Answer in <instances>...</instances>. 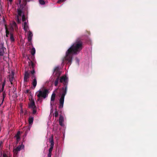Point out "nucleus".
<instances>
[{
    "label": "nucleus",
    "mask_w": 157,
    "mask_h": 157,
    "mask_svg": "<svg viewBox=\"0 0 157 157\" xmlns=\"http://www.w3.org/2000/svg\"><path fill=\"white\" fill-rule=\"evenodd\" d=\"M10 40L12 42L14 41L15 40L13 37V34L12 33H10Z\"/></svg>",
    "instance_id": "5701e85b"
},
{
    "label": "nucleus",
    "mask_w": 157,
    "mask_h": 157,
    "mask_svg": "<svg viewBox=\"0 0 157 157\" xmlns=\"http://www.w3.org/2000/svg\"><path fill=\"white\" fill-rule=\"evenodd\" d=\"M59 67H56L54 70V73H55V76L57 78H59L61 74V72L59 70Z\"/></svg>",
    "instance_id": "6e6552de"
},
{
    "label": "nucleus",
    "mask_w": 157,
    "mask_h": 157,
    "mask_svg": "<svg viewBox=\"0 0 157 157\" xmlns=\"http://www.w3.org/2000/svg\"><path fill=\"white\" fill-rule=\"evenodd\" d=\"M5 82H4L2 84V89H4V86H5Z\"/></svg>",
    "instance_id": "72a5a7b5"
},
{
    "label": "nucleus",
    "mask_w": 157,
    "mask_h": 157,
    "mask_svg": "<svg viewBox=\"0 0 157 157\" xmlns=\"http://www.w3.org/2000/svg\"><path fill=\"white\" fill-rule=\"evenodd\" d=\"M33 36V34L32 33L29 31V34L28 35V40L29 42H31L32 39V37Z\"/></svg>",
    "instance_id": "2eb2a0df"
},
{
    "label": "nucleus",
    "mask_w": 157,
    "mask_h": 157,
    "mask_svg": "<svg viewBox=\"0 0 157 157\" xmlns=\"http://www.w3.org/2000/svg\"><path fill=\"white\" fill-rule=\"evenodd\" d=\"M6 36L7 37L8 36V35L9 34V32L8 31L7 28L6 27Z\"/></svg>",
    "instance_id": "a878e982"
},
{
    "label": "nucleus",
    "mask_w": 157,
    "mask_h": 157,
    "mask_svg": "<svg viewBox=\"0 0 157 157\" xmlns=\"http://www.w3.org/2000/svg\"><path fill=\"white\" fill-rule=\"evenodd\" d=\"M32 84L34 88H35L37 84V81L36 78H34L33 79Z\"/></svg>",
    "instance_id": "a211bd4d"
},
{
    "label": "nucleus",
    "mask_w": 157,
    "mask_h": 157,
    "mask_svg": "<svg viewBox=\"0 0 157 157\" xmlns=\"http://www.w3.org/2000/svg\"><path fill=\"white\" fill-rule=\"evenodd\" d=\"M13 78H14V75H13L10 76V77H9V81L10 82V83L12 84V82H13Z\"/></svg>",
    "instance_id": "4be33fe9"
},
{
    "label": "nucleus",
    "mask_w": 157,
    "mask_h": 157,
    "mask_svg": "<svg viewBox=\"0 0 157 157\" xmlns=\"http://www.w3.org/2000/svg\"><path fill=\"white\" fill-rule=\"evenodd\" d=\"M3 143L2 141H0V150H1L2 147Z\"/></svg>",
    "instance_id": "2f4dec72"
},
{
    "label": "nucleus",
    "mask_w": 157,
    "mask_h": 157,
    "mask_svg": "<svg viewBox=\"0 0 157 157\" xmlns=\"http://www.w3.org/2000/svg\"><path fill=\"white\" fill-rule=\"evenodd\" d=\"M10 2V3H11L12 1H13V0H8Z\"/></svg>",
    "instance_id": "ea45409f"
},
{
    "label": "nucleus",
    "mask_w": 157,
    "mask_h": 157,
    "mask_svg": "<svg viewBox=\"0 0 157 157\" xmlns=\"http://www.w3.org/2000/svg\"><path fill=\"white\" fill-rule=\"evenodd\" d=\"M17 15L16 16V19L18 23H20L21 22V19L19 18V17H21L23 13L22 11L20 8L17 9Z\"/></svg>",
    "instance_id": "423d86ee"
},
{
    "label": "nucleus",
    "mask_w": 157,
    "mask_h": 157,
    "mask_svg": "<svg viewBox=\"0 0 157 157\" xmlns=\"http://www.w3.org/2000/svg\"><path fill=\"white\" fill-rule=\"evenodd\" d=\"M5 50H6V48L4 47L3 44H2L0 46V56H2L4 55L5 53Z\"/></svg>",
    "instance_id": "9d476101"
},
{
    "label": "nucleus",
    "mask_w": 157,
    "mask_h": 157,
    "mask_svg": "<svg viewBox=\"0 0 157 157\" xmlns=\"http://www.w3.org/2000/svg\"><path fill=\"white\" fill-rule=\"evenodd\" d=\"M56 98V94L55 93H53L51 97V105H52V104L53 103V101H54Z\"/></svg>",
    "instance_id": "4468645a"
},
{
    "label": "nucleus",
    "mask_w": 157,
    "mask_h": 157,
    "mask_svg": "<svg viewBox=\"0 0 157 157\" xmlns=\"http://www.w3.org/2000/svg\"><path fill=\"white\" fill-rule=\"evenodd\" d=\"M31 127V125H30L29 126V127H26V132H28V131H29L30 130V127Z\"/></svg>",
    "instance_id": "c756f323"
},
{
    "label": "nucleus",
    "mask_w": 157,
    "mask_h": 157,
    "mask_svg": "<svg viewBox=\"0 0 157 157\" xmlns=\"http://www.w3.org/2000/svg\"><path fill=\"white\" fill-rule=\"evenodd\" d=\"M36 50L34 48H33L30 50V52L31 54L33 56L35 54Z\"/></svg>",
    "instance_id": "412c9836"
},
{
    "label": "nucleus",
    "mask_w": 157,
    "mask_h": 157,
    "mask_svg": "<svg viewBox=\"0 0 157 157\" xmlns=\"http://www.w3.org/2000/svg\"><path fill=\"white\" fill-rule=\"evenodd\" d=\"M3 90H4V89H2V88H1V89L0 90V93L1 92H3Z\"/></svg>",
    "instance_id": "58836bf2"
},
{
    "label": "nucleus",
    "mask_w": 157,
    "mask_h": 157,
    "mask_svg": "<svg viewBox=\"0 0 157 157\" xmlns=\"http://www.w3.org/2000/svg\"><path fill=\"white\" fill-rule=\"evenodd\" d=\"M76 60H77V61H78V62H79V60H78V58H76Z\"/></svg>",
    "instance_id": "79ce46f5"
},
{
    "label": "nucleus",
    "mask_w": 157,
    "mask_h": 157,
    "mask_svg": "<svg viewBox=\"0 0 157 157\" xmlns=\"http://www.w3.org/2000/svg\"><path fill=\"white\" fill-rule=\"evenodd\" d=\"M11 26L13 28V29L14 28L15 30H16L17 29H18L16 23L14 21H13L12 22Z\"/></svg>",
    "instance_id": "dca6fc26"
},
{
    "label": "nucleus",
    "mask_w": 157,
    "mask_h": 157,
    "mask_svg": "<svg viewBox=\"0 0 157 157\" xmlns=\"http://www.w3.org/2000/svg\"><path fill=\"white\" fill-rule=\"evenodd\" d=\"M24 147V145L23 144H21L18 146L17 147L15 148H14L13 150V152L15 155H16L17 154L18 152L20 151L21 149H23Z\"/></svg>",
    "instance_id": "1a4fd4ad"
},
{
    "label": "nucleus",
    "mask_w": 157,
    "mask_h": 157,
    "mask_svg": "<svg viewBox=\"0 0 157 157\" xmlns=\"http://www.w3.org/2000/svg\"><path fill=\"white\" fill-rule=\"evenodd\" d=\"M20 131H18L17 132V134L15 136V137L16 138V139L17 140L16 144H17L20 140Z\"/></svg>",
    "instance_id": "f8f14e48"
},
{
    "label": "nucleus",
    "mask_w": 157,
    "mask_h": 157,
    "mask_svg": "<svg viewBox=\"0 0 157 157\" xmlns=\"http://www.w3.org/2000/svg\"><path fill=\"white\" fill-rule=\"evenodd\" d=\"M29 108L32 109L33 114H35L36 112V108L33 100H32L30 101V102L29 104Z\"/></svg>",
    "instance_id": "20e7f679"
},
{
    "label": "nucleus",
    "mask_w": 157,
    "mask_h": 157,
    "mask_svg": "<svg viewBox=\"0 0 157 157\" xmlns=\"http://www.w3.org/2000/svg\"><path fill=\"white\" fill-rule=\"evenodd\" d=\"M36 78L35 75L34 74L33 75L32 78Z\"/></svg>",
    "instance_id": "4c0bfd02"
},
{
    "label": "nucleus",
    "mask_w": 157,
    "mask_h": 157,
    "mask_svg": "<svg viewBox=\"0 0 157 157\" xmlns=\"http://www.w3.org/2000/svg\"><path fill=\"white\" fill-rule=\"evenodd\" d=\"M29 90H26L25 93H29Z\"/></svg>",
    "instance_id": "e433bc0d"
},
{
    "label": "nucleus",
    "mask_w": 157,
    "mask_h": 157,
    "mask_svg": "<svg viewBox=\"0 0 157 157\" xmlns=\"http://www.w3.org/2000/svg\"><path fill=\"white\" fill-rule=\"evenodd\" d=\"M83 48L82 40L80 38H78L66 52L64 59L67 62V64L69 65H71L73 55L78 54Z\"/></svg>",
    "instance_id": "f257e3e1"
},
{
    "label": "nucleus",
    "mask_w": 157,
    "mask_h": 157,
    "mask_svg": "<svg viewBox=\"0 0 157 157\" xmlns=\"http://www.w3.org/2000/svg\"><path fill=\"white\" fill-rule=\"evenodd\" d=\"M24 26V29L25 31H27V29L28 28V26L27 25V23L26 22H25L23 24Z\"/></svg>",
    "instance_id": "f3484780"
},
{
    "label": "nucleus",
    "mask_w": 157,
    "mask_h": 157,
    "mask_svg": "<svg viewBox=\"0 0 157 157\" xmlns=\"http://www.w3.org/2000/svg\"><path fill=\"white\" fill-rule=\"evenodd\" d=\"M67 90V86H64L62 88V94L59 100V109L62 108L63 107L64 99L65 95H66Z\"/></svg>",
    "instance_id": "7ed1b4c3"
},
{
    "label": "nucleus",
    "mask_w": 157,
    "mask_h": 157,
    "mask_svg": "<svg viewBox=\"0 0 157 157\" xmlns=\"http://www.w3.org/2000/svg\"><path fill=\"white\" fill-rule=\"evenodd\" d=\"M55 116V117H56L58 116L59 113L58 111L56 110L54 113Z\"/></svg>",
    "instance_id": "bb28decb"
},
{
    "label": "nucleus",
    "mask_w": 157,
    "mask_h": 157,
    "mask_svg": "<svg viewBox=\"0 0 157 157\" xmlns=\"http://www.w3.org/2000/svg\"><path fill=\"white\" fill-rule=\"evenodd\" d=\"M33 120V117H30L29 119V123L30 125H31L32 124Z\"/></svg>",
    "instance_id": "aec40b11"
},
{
    "label": "nucleus",
    "mask_w": 157,
    "mask_h": 157,
    "mask_svg": "<svg viewBox=\"0 0 157 157\" xmlns=\"http://www.w3.org/2000/svg\"><path fill=\"white\" fill-rule=\"evenodd\" d=\"M6 93L5 92V91H3V93H2V102L1 103V104H0V106L2 104V103H3L4 101L5 98L6 97Z\"/></svg>",
    "instance_id": "6ab92c4d"
},
{
    "label": "nucleus",
    "mask_w": 157,
    "mask_h": 157,
    "mask_svg": "<svg viewBox=\"0 0 157 157\" xmlns=\"http://www.w3.org/2000/svg\"><path fill=\"white\" fill-rule=\"evenodd\" d=\"M64 120V119L63 117L60 115L59 117V125L61 126H63L64 125V124H63Z\"/></svg>",
    "instance_id": "ddd939ff"
},
{
    "label": "nucleus",
    "mask_w": 157,
    "mask_h": 157,
    "mask_svg": "<svg viewBox=\"0 0 157 157\" xmlns=\"http://www.w3.org/2000/svg\"><path fill=\"white\" fill-rule=\"evenodd\" d=\"M22 21H25L26 20V18L25 15L23 14L22 16Z\"/></svg>",
    "instance_id": "cd10ccee"
},
{
    "label": "nucleus",
    "mask_w": 157,
    "mask_h": 157,
    "mask_svg": "<svg viewBox=\"0 0 157 157\" xmlns=\"http://www.w3.org/2000/svg\"><path fill=\"white\" fill-rule=\"evenodd\" d=\"M59 80V78H57L56 79L54 83V85L55 86H56L57 85Z\"/></svg>",
    "instance_id": "393cba45"
},
{
    "label": "nucleus",
    "mask_w": 157,
    "mask_h": 157,
    "mask_svg": "<svg viewBox=\"0 0 157 157\" xmlns=\"http://www.w3.org/2000/svg\"><path fill=\"white\" fill-rule=\"evenodd\" d=\"M31 73L32 75H33L35 73V71L34 68L32 69V71H31Z\"/></svg>",
    "instance_id": "473e14b6"
},
{
    "label": "nucleus",
    "mask_w": 157,
    "mask_h": 157,
    "mask_svg": "<svg viewBox=\"0 0 157 157\" xmlns=\"http://www.w3.org/2000/svg\"><path fill=\"white\" fill-rule=\"evenodd\" d=\"M39 2L40 3L41 5H44L45 4V2L43 0H40Z\"/></svg>",
    "instance_id": "c85d7f7f"
},
{
    "label": "nucleus",
    "mask_w": 157,
    "mask_h": 157,
    "mask_svg": "<svg viewBox=\"0 0 157 157\" xmlns=\"http://www.w3.org/2000/svg\"><path fill=\"white\" fill-rule=\"evenodd\" d=\"M66 0H58L57 3H60L61 2H63L65 1Z\"/></svg>",
    "instance_id": "7c9ffc66"
},
{
    "label": "nucleus",
    "mask_w": 157,
    "mask_h": 157,
    "mask_svg": "<svg viewBox=\"0 0 157 157\" xmlns=\"http://www.w3.org/2000/svg\"><path fill=\"white\" fill-rule=\"evenodd\" d=\"M3 157H9L5 153H3Z\"/></svg>",
    "instance_id": "f704fd0d"
},
{
    "label": "nucleus",
    "mask_w": 157,
    "mask_h": 157,
    "mask_svg": "<svg viewBox=\"0 0 157 157\" xmlns=\"http://www.w3.org/2000/svg\"><path fill=\"white\" fill-rule=\"evenodd\" d=\"M52 153L49 152L48 155V157H51Z\"/></svg>",
    "instance_id": "c9c22d12"
},
{
    "label": "nucleus",
    "mask_w": 157,
    "mask_h": 157,
    "mask_svg": "<svg viewBox=\"0 0 157 157\" xmlns=\"http://www.w3.org/2000/svg\"><path fill=\"white\" fill-rule=\"evenodd\" d=\"M59 81L61 83H63V85L64 86H68V80L66 76H63L61 77Z\"/></svg>",
    "instance_id": "39448f33"
},
{
    "label": "nucleus",
    "mask_w": 157,
    "mask_h": 157,
    "mask_svg": "<svg viewBox=\"0 0 157 157\" xmlns=\"http://www.w3.org/2000/svg\"><path fill=\"white\" fill-rule=\"evenodd\" d=\"M29 65L31 68H32V69L34 68L35 64L32 61H31V62L29 63Z\"/></svg>",
    "instance_id": "b1692460"
},
{
    "label": "nucleus",
    "mask_w": 157,
    "mask_h": 157,
    "mask_svg": "<svg viewBox=\"0 0 157 157\" xmlns=\"http://www.w3.org/2000/svg\"><path fill=\"white\" fill-rule=\"evenodd\" d=\"M49 140L50 143V148L49 149V152L52 153L54 146V142L53 135H52L51 137L49 139Z\"/></svg>",
    "instance_id": "0eeeda50"
},
{
    "label": "nucleus",
    "mask_w": 157,
    "mask_h": 157,
    "mask_svg": "<svg viewBox=\"0 0 157 157\" xmlns=\"http://www.w3.org/2000/svg\"><path fill=\"white\" fill-rule=\"evenodd\" d=\"M29 77V74L28 71H26L25 73L24 80V82H28L27 79Z\"/></svg>",
    "instance_id": "9b49d317"
},
{
    "label": "nucleus",
    "mask_w": 157,
    "mask_h": 157,
    "mask_svg": "<svg viewBox=\"0 0 157 157\" xmlns=\"http://www.w3.org/2000/svg\"><path fill=\"white\" fill-rule=\"evenodd\" d=\"M49 93L48 90L44 87H42L36 93L38 98V101H40L41 98H45L48 96Z\"/></svg>",
    "instance_id": "f03ea898"
},
{
    "label": "nucleus",
    "mask_w": 157,
    "mask_h": 157,
    "mask_svg": "<svg viewBox=\"0 0 157 157\" xmlns=\"http://www.w3.org/2000/svg\"><path fill=\"white\" fill-rule=\"evenodd\" d=\"M19 3L20 4L21 3V0H18Z\"/></svg>",
    "instance_id": "a19ab883"
}]
</instances>
